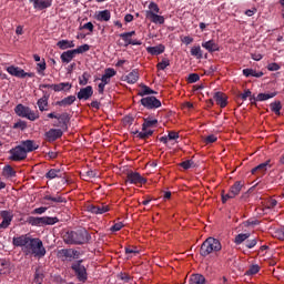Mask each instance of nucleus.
I'll list each match as a JSON object with an SVG mask.
<instances>
[{
    "label": "nucleus",
    "instance_id": "obj_30",
    "mask_svg": "<svg viewBox=\"0 0 284 284\" xmlns=\"http://www.w3.org/2000/svg\"><path fill=\"white\" fill-rule=\"evenodd\" d=\"M14 112L16 114H18V116H22V119H26V116H28V112H30V108L23 104H18L14 108Z\"/></svg>",
    "mask_w": 284,
    "mask_h": 284
},
{
    "label": "nucleus",
    "instance_id": "obj_39",
    "mask_svg": "<svg viewBox=\"0 0 284 284\" xmlns=\"http://www.w3.org/2000/svg\"><path fill=\"white\" fill-rule=\"evenodd\" d=\"M191 57H195V59L203 58V50L201 49V45H193L191 48Z\"/></svg>",
    "mask_w": 284,
    "mask_h": 284
},
{
    "label": "nucleus",
    "instance_id": "obj_18",
    "mask_svg": "<svg viewBox=\"0 0 284 284\" xmlns=\"http://www.w3.org/2000/svg\"><path fill=\"white\" fill-rule=\"evenodd\" d=\"M146 19L150 20L151 23L163 26L165 23V18L163 16H159L158 13H152V11L145 12Z\"/></svg>",
    "mask_w": 284,
    "mask_h": 284
},
{
    "label": "nucleus",
    "instance_id": "obj_47",
    "mask_svg": "<svg viewBox=\"0 0 284 284\" xmlns=\"http://www.w3.org/2000/svg\"><path fill=\"white\" fill-rule=\"evenodd\" d=\"M26 119H28L29 121H37V119H39V111H33L32 109H29Z\"/></svg>",
    "mask_w": 284,
    "mask_h": 284
},
{
    "label": "nucleus",
    "instance_id": "obj_53",
    "mask_svg": "<svg viewBox=\"0 0 284 284\" xmlns=\"http://www.w3.org/2000/svg\"><path fill=\"white\" fill-rule=\"evenodd\" d=\"M45 68H47L45 60H42V62H39L37 64L38 74H43V72H45Z\"/></svg>",
    "mask_w": 284,
    "mask_h": 284
},
{
    "label": "nucleus",
    "instance_id": "obj_36",
    "mask_svg": "<svg viewBox=\"0 0 284 284\" xmlns=\"http://www.w3.org/2000/svg\"><path fill=\"white\" fill-rule=\"evenodd\" d=\"M52 90L54 92H62V90H72V84L69 82H61L59 84H53Z\"/></svg>",
    "mask_w": 284,
    "mask_h": 284
},
{
    "label": "nucleus",
    "instance_id": "obj_58",
    "mask_svg": "<svg viewBox=\"0 0 284 284\" xmlns=\"http://www.w3.org/2000/svg\"><path fill=\"white\" fill-rule=\"evenodd\" d=\"M83 176H85L87 179H97V176H99V172L94 170H89L83 174Z\"/></svg>",
    "mask_w": 284,
    "mask_h": 284
},
{
    "label": "nucleus",
    "instance_id": "obj_38",
    "mask_svg": "<svg viewBox=\"0 0 284 284\" xmlns=\"http://www.w3.org/2000/svg\"><path fill=\"white\" fill-rule=\"evenodd\" d=\"M37 105L40 110V112H45L48 109V97L47 95H43L42 98H40L37 102Z\"/></svg>",
    "mask_w": 284,
    "mask_h": 284
},
{
    "label": "nucleus",
    "instance_id": "obj_12",
    "mask_svg": "<svg viewBox=\"0 0 284 284\" xmlns=\"http://www.w3.org/2000/svg\"><path fill=\"white\" fill-rule=\"evenodd\" d=\"M0 216L2 219V222L0 223V230H7V227H10V223H12V219H14L12 212L1 211Z\"/></svg>",
    "mask_w": 284,
    "mask_h": 284
},
{
    "label": "nucleus",
    "instance_id": "obj_9",
    "mask_svg": "<svg viewBox=\"0 0 284 284\" xmlns=\"http://www.w3.org/2000/svg\"><path fill=\"white\" fill-rule=\"evenodd\" d=\"M140 103L143 108H146V110H156L161 108V100L156 99L154 95L142 98Z\"/></svg>",
    "mask_w": 284,
    "mask_h": 284
},
{
    "label": "nucleus",
    "instance_id": "obj_23",
    "mask_svg": "<svg viewBox=\"0 0 284 284\" xmlns=\"http://www.w3.org/2000/svg\"><path fill=\"white\" fill-rule=\"evenodd\" d=\"M146 52H149V54H152L153 57H159V54H163L165 52V45L159 44L155 47H149L146 48Z\"/></svg>",
    "mask_w": 284,
    "mask_h": 284
},
{
    "label": "nucleus",
    "instance_id": "obj_60",
    "mask_svg": "<svg viewBox=\"0 0 284 284\" xmlns=\"http://www.w3.org/2000/svg\"><path fill=\"white\" fill-rule=\"evenodd\" d=\"M170 65V61L168 59H163L160 63H158V70H165Z\"/></svg>",
    "mask_w": 284,
    "mask_h": 284
},
{
    "label": "nucleus",
    "instance_id": "obj_42",
    "mask_svg": "<svg viewBox=\"0 0 284 284\" xmlns=\"http://www.w3.org/2000/svg\"><path fill=\"white\" fill-rule=\"evenodd\" d=\"M250 237V233H240L235 236L234 243L235 245H241V243H245L247 239Z\"/></svg>",
    "mask_w": 284,
    "mask_h": 284
},
{
    "label": "nucleus",
    "instance_id": "obj_2",
    "mask_svg": "<svg viewBox=\"0 0 284 284\" xmlns=\"http://www.w3.org/2000/svg\"><path fill=\"white\" fill-rule=\"evenodd\" d=\"M90 239H92V235L83 227L75 231H68L63 235V241L67 245H85V243L90 242Z\"/></svg>",
    "mask_w": 284,
    "mask_h": 284
},
{
    "label": "nucleus",
    "instance_id": "obj_62",
    "mask_svg": "<svg viewBox=\"0 0 284 284\" xmlns=\"http://www.w3.org/2000/svg\"><path fill=\"white\" fill-rule=\"evenodd\" d=\"M281 68V65L276 62H272L267 65V70L270 72H277V70Z\"/></svg>",
    "mask_w": 284,
    "mask_h": 284
},
{
    "label": "nucleus",
    "instance_id": "obj_46",
    "mask_svg": "<svg viewBox=\"0 0 284 284\" xmlns=\"http://www.w3.org/2000/svg\"><path fill=\"white\" fill-rule=\"evenodd\" d=\"M145 12H152V14H159L161 12V8H159V4L156 2H150L149 10Z\"/></svg>",
    "mask_w": 284,
    "mask_h": 284
},
{
    "label": "nucleus",
    "instance_id": "obj_8",
    "mask_svg": "<svg viewBox=\"0 0 284 284\" xmlns=\"http://www.w3.org/2000/svg\"><path fill=\"white\" fill-rule=\"evenodd\" d=\"M7 72L10 73L11 77H17L18 79H26V77H29V79H34L36 77L34 72H26L23 69L14 65L8 67Z\"/></svg>",
    "mask_w": 284,
    "mask_h": 284
},
{
    "label": "nucleus",
    "instance_id": "obj_50",
    "mask_svg": "<svg viewBox=\"0 0 284 284\" xmlns=\"http://www.w3.org/2000/svg\"><path fill=\"white\" fill-rule=\"evenodd\" d=\"M28 128V123L26 121L19 120L13 124V130H26Z\"/></svg>",
    "mask_w": 284,
    "mask_h": 284
},
{
    "label": "nucleus",
    "instance_id": "obj_1",
    "mask_svg": "<svg viewBox=\"0 0 284 284\" xmlns=\"http://www.w3.org/2000/svg\"><path fill=\"white\" fill-rule=\"evenodd\" d=\"M12 245L14 247H21L24 256H34V258H43L47 251L43 246V241L39 237H32L28 234H22L20 236L12 239Z\"/></svg>",
    "mask_w": 284,
    "mask_h": 284
},
{
    "label": "nucleus",
    "instance_id": "obj_21",
    "mask_svg": "<svg viewBox=\"0 0 284 284\" xmlns=\"http://www.w3.org/2000/svg\"><path fill=\"white\" fill-rule=\"evenodd\" d=\"M131 134L136 135V139L146 141V139H150V136H152V134H154V130H149V131H144L143 129H142V131L135 130V131H131Z\"/></svg>",
    "mask_w": 284,
    "mask_h": 284
},
{
    "label": "nucleus",
    "instance_id": "obj_27",
    "mask_svg": "<svg viewBox=\"0 0 284 284\" xmlns=\"http://www.w3.org/2000/svg\"><path fill=\"white\" fill-rule=\"evenodd\" d=\"M77 57V53H74V50H68L61 53L60 59L62 63H70L72 59Z\"/></svg>",
    "mask_w": 284,
    "mask_h": 284
},
{
    "label": "nucleus",
    "instance_id": "obj_3",
    "mask_svg": "<svg viewBox=\"0 0 284 284\" xmlns=\"http://www.w3.org/2000/svg\"><path fill=\"white\" fill-rule=\"evenodd\" d=\"M221 250H223L221 241L214 237H207L201 245L200 255L205 258L214 252H221Z\"/></svg>",
    "mask_w": 284,
    "mask_h": 284
},
{
    "label": "nucleus",
    "instance_id": "obj_34",
    "mask_svg": "<svg viewBox=\"0 0 284 284\" xmlns=\"http://www.w3.org/2000/svg\"><path fill=\"white\" fill-rule=\"evenodd\" d=\"M243 75L246 77V78H250V77H255V79H261V77H263V71H258L256 72V70L254 69H243Z\"/></svg>",
    "mask_w": 284,
    "mask_h": 284
},
{
    "label": "nucleus",
    "instance_id": "obj_31",
    "mask_svg": "<svg viewBox=\"0 0 284 284\" xmlns=\"http://www.w3.org/2000/svg\"><path fill=\"white\" fill-rule=\"evenodd\" d=\"M120 39L124 41L125 45H141V41L132 40V38L128 36L126 32L120 33Z\"/></svg>",
    "mask_w": 284,
    "mask_h": 284
},
{
    "label": "nucleus",
    "instance_id": "obj_14",
    "mask_svg": "<svg viewBox=\"0 0 284 284\" xmlns=\"http://www.w3.org/2000/svg\"><path fill=\"white\" fill-rule=\"evenodd\" d=\"M88 212H91V214H105V212H110V206L106 204H90L87 206Z\"/></svg>",
    "mask_w": 284,
    "mask_h": 284
},
{
    "label": "nucleus",
    "instance_id": "obj_37",
    "mask_svg": "<svg viewBox=\"0 0 284 284\" xmlns=\"http://www.w3.org/2000/svg\"><path fill=\"white\" fill-rule=\"evenodd\" d=\"M2 176H4L6 179H13V176H17V171H14L12 166L6 165L2 169Z\"/></svg>",
    "mask_w": 284,
    "mask_h": 284
},
{
    "label": "nucleus",
    "instance_id": "obj_43",
    "mask_svg": "<svg viewBox=\"0 0 284 284\" xmlns=\"http://www.w3.org/2000/svg\"><path fill=\"white\" fill-rule=\"evenodd\" d=\"M276 94H278L277 92H272V93H260L256 97V101H267L270 99H274V97H276Z\"/></svg>",
    "mask_w": 284,
    "mask_h": 284
},
{
    "label": "nucleus",
    "instance_id": "obj_61",
    "mask_svg": "<svg viewBox=\"0 0 284 284\" xmlns=\"http://www.w3.org/2000/svg\"><path fill=\"white\" fill-rule=\"evenodd\" d=\"M122 121L123 125H132L134 123V116L125 115Z\"/></svg>",
    "mask_w": 284,
    "mask_h": 284
},
{
    "label": "nucleus",
    "instance_id": "obj_26",
    "mask_svg": "<svg viewBox=\"0 0 284 284\" xmlns=\"http://www.w3.org/2000/svg\"><path fill=\"white\" fill-rule=\"evenodd\" d=\"M94 18L97 19V21H110V19H112V13L110 12V10L105 9L95 13Z\"/></svg>",
    "mask_w": 284,
    "mask_h": 284
},
{
    "label": "nucleus",
    "instance_id": "obj_57",
    "mask_svg": "<svg viewBox=\"0 0 284 284\" xmlns=\"http://www.w3.org/2000/svg\"><path fill=\"white\" fill-rule=\"evenodd\" d=\"M8 265H10L8 263V261L0 258V275L6 274V270H7Z\"/></svg>",
    "mask_w": 284,
    "mask_h": 284
},
{
    "label": "nucleus",
    "instance_id": "obj_41",
    "mask_svg": "<svg viewBox=\"0 0 284 284\" xmlns=\"http://www.w3.org/2000/svg\"><path fill=\"white\" fill-rule=\"evenodd\" d=\"M190 284H205V276L202 274H194L190 280Z\"/></svg>",
    "mask_w": 284,
    "mask_h": 284
},
{
    "label": "nucleus",
    "instance_id": "obj_20",
    "mask_svg": "<svg viewBox=\"0 0 284 284\" xmlns=\"http://www.w3.org/2000/svg\"><path fill=\"white\" fill-rule=\"evenodd\" d=\"M43 201H49L47 205H53V203H67L65 197L61 195L52 196L48 193L43 196Z\"/></svg>",
    "mask_w": 284,
    "mask_h": 284
},
{
    "label": "nucleus",
    "instance_id": "obj_56",
    "mask_svg": "<svg viewBox=\"0 0 284 284\" xmlns=\"http://www.w3.org/2000/svg\"><path fill=\"white\" fill-rule=\"evenodd\" d=\"M257 243H258L257 239L248 240L245 243V247H247V250H252V248L256 247Z\"/></svg>",
    "mask_w": 284,
    "mask_h": 284
},
{
    "label": "nucleus",
    "instance_id": "obj_6",
    "mask_svg": "<svg viewBox=\"0 0 284 284\" xmlns=\"http://www.w3.org/2000/svg\"><path fill=\"white\" fill-rule=\"evenodd\" d=\"M58 258H61L63 262L69 261H77L81 256V252L74 248H62L59 250L57 253Z\"/></svg>",
    "mask_w": 284,
    "mask_h": 284
},
{
    "label": "nucleus",
    "instance_id": "obj_40",
    "mask_svg": "<svg viewBox=\"0 0 284 284\" xmlns=\"http://www.w3.org/2000/svg\"><path fill=\"white\" fill-rule=\"evenodd\" d=\"M59 217L42 216V227L45 225H57Z\"/></svg>",
    "mask_w": 284,
    "mask_h": 284
},
{
    "label": "nucleus",
    "instance_id": "obj_15",
    "mask_svg": "<svg viewBox=\"0 0 284 284\" xmlns=\"http://www.w3.org/2000/svg\"><path fill=\"white\" fill-rule=\"evenodd\" d=\"M267 168H272V160H267L266 162H263L258 164L257 166L253 168L251 170L252 174H261L264 176L265 172H267Z\"/></svg>",
    "mask_w": 284,
    "mask_h": 284
},
{
    "label": "nucleus",
    "instance_id": "obj_24",
    "mask_svg": "<svg viewBox=\"0 0 284 284\" xmlns=\"http://www.w3.org/2000/svg\"><path fill=\"white\" fill-rule=\"evenodd\" d=\"M243 185H245V183H243L242 181H236L230 187L229 192L232 194V196H234L236 199V196H239V194H241V190H243Z\"/></svg>",
    "mask_w": 284,
    "mask_h": 284
},
{
    "label": "nucleus",
    "instance_id": "obj_54",
    "mask_svg": "<svg viewBox=\"0 0 284 284\" xmlns=\"http://www.w3.org/2000/svg\"><path fill=\"white\" fill-rule=\"evenodd\" d=\"M221 196H222V203H227L230 199H235L230 191L229 193H225V191H222Z\"/></svg>",
    "mask_w": 284,
    "mask_h": 284
},
{
    "label": "nucleus",
    "instance_id": "obj_63",
    "mask_svg": "<svg viewBox=\"0 0 284 284\" xmlns=\"http://www.w3.org/2000/svg\"><path fill=\"white\" fill-rule=\"evenodd\" d=\"M193 164L194 162L192 160H186L182 162L180 165L181 168H183V170H190V168H192Z\"/></svg>",
    "mask_w": 284,
    "mask_h": 284
},
{
    "label": "nucleus",
    "instance_id": "obj_45",
    "mask_svg": "<svg viewBox=\"0 0 284 284\" xmlns=\"http://www.w3.org/2000/svg\"><path fill=\"white\" fill-rule=\"evenodd\" d=\"M261 272V266L258 264L251 265L248 270L245 272L246 276H254V274H258Z\"/></svg>",
    "mask_w": 284,
    "mask_h": 284
},
{
    "label": "nucleus",
    "instance_id": "obj_32",
    "mask_svg": "<svg viewBox=\"0 0 284 284\" xmlns=\"http://www.w3.org/2000/svg\"><path fill=\"white\" fill-rule=\"evenodd\" d=\"M44 176L49 179V181H52V179H62L63 175L61 174V170L50 169Z\"/></svg>",
    "mask_w": 284,
    "mask_h": 284
},
{
    "label": "nucleus",
    "instance_id": "obj_35",
    "mask_svg": "<svg viewBox=\"0 0 284 284\" xmlns=\"http://www.w3.org/2000/svg\"><path fill=\"white\" fill-rule=\"evenodd\" d=\"M141 90L138 92L139 97H150V94H156V91L152 90L145 84H141Z\"/></svg>",
    "mask_w": 284,
    "mask_h": 284
},
{
    "label": "nucleus",
    "instance_id": "obj_29",
    "mask_svg": "<svg viewBox=\"0 0 284 284\" xmlns=\"http://www.w3.org/2000/svg\"><path fill=\"white\" fill-rule=\"evenodd\" d=\"M124 81L126 83H130L131 85H133V83H136V81H139V71L132 70L129 74L124 77Z\"/></svg>",
    "mask_w": 284,
    "mask_h": 284
},
{
    "label": "nucleus",
    "instance_id": "obj_16",
    "mask_svg": "<svg viewBox=\"0 0 284 284\" xmlns=\"http://www.w3.org/2000/svg\"><path fill=\"white\" fill-rule=\"evenodd\" d=\"M33 4L34 10H48L52 8V0H29Z\"/></svg>",
    "mask_w": 284,
    "mask_h": 284
},
{
    "label": "nucleus",
    "instance_id": "obj_33",
    "mask_svg": "<svg viewBox=\"0 0 284 284\" xmlns=\"http://www.w3.org/2000/svg\"><path fill=\"white\" fill-rule=\"evenodd\" d=\"M27 223H29V225H32L33 227H43V216L42 217L29 216L27 220Z\"/></svg>",
    "mask_w": 284,
    "mask_h": 284
},
{
    "label": "nucleus",
    "instance_id": "obj_7",
    "mask_svg": "<svg viewBox=\"0 0 284 284\" xmlns=\"http://www.w3.org/2000/svg\"><path fill=\"white\" fill-rule=\"evenodd\" d=\"M125 183H130L131 185H145L148 179L140 175L139 172L130 171L126 173Z\"/></svg>",
    "mask_w": 284,
    "mask_h": 284
},
{
    "label": "nucleus",
    "instance_id": "obj_52",
    "mask_svg": "<svg viewBox=\"0 0 284 284\" xmlns=\"http://www.w3.org/2000/svg\"><path fill=\"white\" fill-rule=\"evenodd\" d=\"M216 141H219V138L214 134H211V135H207L205 139H204V143L206 145H210L211 143H216Z\"/></svg>",
    "mask_w": 284,
    "mask_h": 284
},
{
    "label": "nucleus",
    "instance_id": "obj_19",
    "mask_svg": "<svg viewBox=\"0 0 284 284\" xmlns=\"http://www.w3.org/2000/svg\"><path fill=\"white\" fill-rule=\"evenodd\" d=\"M20 146L23 148L26 154H28V152H34V150H39V144L34 143L32 140L22 141Z\"/></svg>",
    "mask_w": 284,
    "mask_h": 284
},
{
    "label": "nucleus",
    "instance_id": "obj_44",
    "mask_svg": "<svg viewBox=\"0 0 284 284\" xmlns=\"http://www.w3.org/2000/svg\"><path fill=\"white\" fill-rule=\"evenodd\" d=\"M270 108L277 116H281V110L283 109L281 101L272 102Z\"/></svg>",
    "mask_w": 284,
    "mask_h": 284
},
{
    "label": "nucleus",
    "instance_id": "obj_13",
    "mask_svg": "<svg viewBox=\"0 0 284 284\" xmlns=\"http://www.w3.org/2000/svg\"><path fill=\"white\" fill-rule=\"evenodd\" d=\"M44 136L49 143H53V141H57L58 139H61V136H63V130L50 129L44 133Z\"/></svg>",
    "mask_w": 284,
    "mask_h": 284
},
{
    "label": "nucleus",
    "instance_id": "obj_64",
    "mask_svg": "<svg viewBox=\"0 0 284 284\" xmlns=\"http://www.w3.org/2000/svg\"><path fill=\"white\" fill-rule=\"evenodd\" d=\"M166 138L169 141H176V139H179V133L176 131H170Z\"/></svg>",
    "mask_w": 284,
    "mask_h": 284
},
{
    "label": "nucleus",
    "instance_id": "obj_51",
    "mask_svg": "<svg viewBox=\"0 0 284 284\" xmlns=\"http://www.w3.org/2000/svg\"><path fill=\"white\" fill-rule=\"evenodd\" d=\"M201 80V75L199 73H191L187 78V83H196V81Z\"/></svg>",
    "mask_w": 284,
    "mask_h": 284
},
{
    "label": "nucleus",
    "instance_id": "obj_49",
    "mask_svg": "<svg viewBox=\"0 0 284 284\" xmlns=\"http://www.w3.org/2000/svg\"><path fill=\"white\" fill-rule=\"evenodd\" d=\"M90 74L88 72H83L82 77L79 78V85H88V81H90Z\"/></svg>",
    "mask_w": 284,
    "mask_h": 284
},
{
    "label": "nucleus",
    "instance_id": "obj_10",
    "mask_svg": "<svg viewBox=\"0 0 284 284\" xmlns=\"http://www.w3.org/2000/svg\"><path fill=\"white\" fill-rule=\"evenodd\" d=\"M10 161H26L28 159V153H26V149L21 145H17L16 148L9 151Z\"/></svg>",
    "mask_w": 284,
    "mask_h": 284
},
{
    "label": "nucleus",
    "instance_id": "obj_4",
    "mask_svg": "<svg viewBox=\"0 0 284 284\" xmlns=\"http://www.w3.org/2000/svg\"><path fill=\"white\" fill-rule=\"evenodd\" d=\"M48 119H57L54 128H60L63 132H68V123H70V113L63 112L61 114H55L54 112L48 113Z\"/></svg>",
    "mask_w": 284,
    "mask_h": 284
},
{
    "label": "nucleus",
    "instance_id": "obj_22",
    "mask_svg": "<svg viewBox=\"0 0 284 284\" xmlns=\"http://www.w3.org/2000/svg\"><path fill=\"white\" fill-rule=\"evenodd\" d=\"M214 100L220 105V108H226L227 106V95H225L223 92H216L214 94Z\"/></svg>",
    "mask_w": 284,
    "mask_h": 284
},
{
    "label": "nucleus",
    "instance_id": "obj_17",
    "mask_svg": "<svg viewBox=\"0 0 284 284\" xmlns=\"http://www.w3.org/2000/svg\"><path fill=\"white\" fill-rule=\"evenodd\" d=\"M202 48H204V50H207L210 54L221 51V47H219V43H216V41L214 40L202 42Z\"/></svg>",
    "mask_w": 284,
    "mask_h": 284
},
{
    "label": "nucleus",
    "instance_id": "obj_55",
    "mask_svg": "<svg viewBox=\"0 0 284 284\" xmlns=\"http://www.w3.org/2000/svg\"><path fill=\"white\" fill-rule=\"evenodd\" d=\"M57 45L60 50H68L69 49V40H60L57 42Z\"/></svg>",
    "mask_w": 284,
    "mask_h": 284
},
{
    "label": "nucleus",
    "instance_id": "obj_48",
    "mask_svg": "<svg viewBox=\"0 0 284 284\" xmlns=\"http://www.w3.org/2000/svg\"><path fill=\"white\" fill-rule=\"evenodd\" d=\"M90 50V44H82L78 47L77 49H73V52L75 54H83V52H88Z\"/></svg>",
    "mask_w": 284,
    "mask_h": 284
},
{
    "label": "nucleus",
    "instance_id": "obj_25",
    "mask_svg": "<svg viewBox=\"0 0 284 284\" xmlns=\"http://www.w3.org/2000/svg\"><path fill=\"white\" fill-rule=\"evenodd\" d=\"M74 101H77V97L69 95L60 101H57L55 105H59L60 108H68V105H72V103H74Z\"/></svg>",
    "mask_w": 284,
    "mask_h": 284
},
{
    "label": "nucleus",
    "instance_id": "obj_11",
    "mask_svg": "<svg viewBox=\"0 0 284 284\" xmlns=\"http://www.w3.org/2000/svg\"><path fill=\"white\" fill-rule=\"evenodd\" d=\"M92 94H94V89L92 85H88L85 88H81L77 97L79 101H90V99H92Z\"/></svg>",
    "mask_w": 284,
    "mask_h": 284
},
{
    "label": "nucleus",
    "instance_id": "obj_59",
    "mask_svg": "<svg viewBox=\"0 0 284 284\" xmlns=\"http://www.w3.org/2000/svg\"><path fill=\"white\" fill-rule=\"evenodd\" d=\"M104 75L109 79H112V77H116V70H114L113 68H108L104 71Z\"/></svg>",
    "mask_w": 284,
    "mask_h": 284
},
{
    "label": "nucleus",
    "instance_id": "obj_28",
    "mask_svg": "<svg viewBox=\"0 0 284 284\" xmlns=\"http://www.w3.org/2000/svg\"><path fill=\"white\" fill-rule=\"evenodd\" d=\"M158 123H159V120H156V119H152L150 116L145 118L144 122L142 124V130H144V132H148L149 130H151L149 128H154V126H156Z\"/></svg>",
    "mask_w": 284,
    "mask_h": 284
},
{
    "label": "nucleus",
    "instance_id": "obj_5",
    "mask_svg": "<svg viewBox=\"0 0 284 284\" xmlns=\"http://www.w3.org/2000/svg\"><path fill=\"white\" fill-rule=\"evenodd\" d=\"M71 270L74 272L80 283L88 281V268L83 266V260H78L71 264Z\"/></svg>",
    "mask_w": 284,
    "mask_h": 284
}]
</instances>
